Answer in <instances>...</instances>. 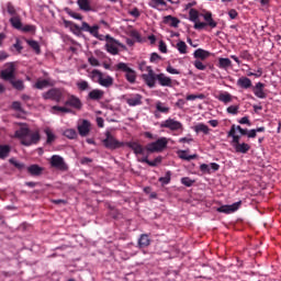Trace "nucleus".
Wrapping results in <instances>:
<instances>
[{
    "label": "nucleus",
    "mask_w": 281,
    "mask_h": 281,
    "mask_svg": "<svg viewBox=\"0 0 281 281\" xmlns=\"http://www.w3.org/2000/svg\"><path fill=\"white\" fill-rule=\"evenodd\" d=\"M233 98L234 97H232L229 92H223V93H220V95L217 97V100H220V102H224V104H229Z\"/></svg>",
    "instance_id": "obj_36"
},
{
    "label": "nucleus",
    "mask_w": 281,
    "mask_h": 281,
    "mask_svg": "<svg viewBox=\"0 0 281 281\" xmlns=\"http://www.w3.org/2000/svg\"><path fill=\"white\" fill-rule=\"evenodd\" d=\"M116 71H123V74H125V80H127L130 85H135V82H137V71L128 67V64L119 63L116 65Z\"/></svg>",
    "instance_id": "obj_3"
},
{
    "label": "nucleus",
    "mask_w": 281,
    "mask_h": 281,
    "mask_svg": "<svg viewBox=\"0 0 281 281\" xmlns=\"http://www.w3.org/2000/svg\"><path fill=\"white\" fill-rule=\"evenodd\" d=\"M161 156L156 157L154 160H148V156L138 159L140 164H147V166H150L151 168L159 166V164H161Z\"/></svg>",
    "instance_id": "obj_20"
},
{
    "label": "nucleus",
    "mask_w": 281,
    "mask_h": 281,
    "mask_svg": "<svg viewBox=\"0 0 281 281\" xmlns=\"http://www.w3.org/2000/svg\"><path fill=\"white\" fill-rule=\"evenodd\" d=\"M128 148H131L135 155H144L145 153V148L144 146H142V144L137 143V142H132L127 144Z\"/></svg>",
    "instance_id": "obj_22"
},
{
    "label": "nucleus",
    "mask_w": 281,
    "mask_h": 281,
    "mask_svg": "<svg viewBox=\"0 0 281 281\" xmlns=\"http://www.w3.org/2000/svg\"><path fill=\"white\" fill-rule=\"evenodd\" d=\"M77 4L83 12H91V2L89 0H77Z\"/></svg>",
    "instance_id": "obj_32"
},
{
    "label": "nucleus",
    "mask_w": 281,
    "mask_h": 281,
    "mask_svg": "<svg viewBox=\"0 0 281 281\" xmlns=\"http://www.w3.org/2000/svg\"><path fill=\"white\" fill-rule=\"evenodd\" d=\"M77 89L79 91H89L90 87H89V81L87 80H79L77 81Z\"/></svg>",
    "instance_id": "obj_39"
},
{
    "label": "nucleus",
    "mask_w": 281,
    "mask_h": 281,
    "mask_svg": "<svg viewBox=\"0 0 281 281\" xmlns=\"http://www.w3.org/2000/svg\"><path fill=\"white\" fill-rule=\"evenodd\" d=\"M239 56L243 60H251V54L248 50H243Z\"/></svg>",
    "instance_id": "obj_63"
},
{
    "label": "nucleus",
    "mask_w": 281,
    "mask_h": 281,
    "mask_svg": "<svg viewBox=\"0 0 281 281\" xmlns=\"http://www.w3.org/2000/svg\"><path fill=\"white\" fill-rule=\"evenodd\" d=\"M234 150L239 155H247L251 150V145L247 143H239L235 145Z\"/></svg>",
    "instance_id": "obj_19"
},
{
    "label": "nucleus",
    "mask_w": 281,
    "mask_h": 281,
    "mask_svg": "<svg viewBox=\"0 0 281 281\" xmlns=\"http://www.w3.org/2000/svg\"><path fill=\"white\" fill-rule=\"evenodd\" d=\"M52 113L55 115H58V113H74V110L70 108L65 106H59V105H53L52 106Z\"/></svg>",
    "instance_id": "obj_30"
},
{
    "label": "nucleus",
    "mask_w": 281,
    "mask_h": 281,
    "mask_svg": "<svg viewBox=\"0 0 281 281\" xmlns=\"http://www.w3.org/2000/svg\"><path fill=\"white\" fill-rule=\"evenodd\" d=\"M164 23L170 25V27H179V23H181V21L172 15H166L164 18Z\"/></svg>",
    "instance_id": "obj_26"
},
{
    "label": "nucleus",
    "mask_w": 281,
    "mask_h": 281,
    "mask_svg": "<svg viewBox=\"0 0 281 281\" xmlns=\"http://www.w3.org/2000/svg\"><path fill=\"white\" fill-rule=\"evenodd\" d=\"M50 166L57 170H67V164H65V159L58 155L52 156Z\"/></svg>",
    "instance_id": "obj_16"
},
{
    "label": "nucleus",
    "mask_w": 281,
    "mask_h": 281,
    "mask_svg": "<svg viewBox=\"0 0 281 281\" xmlns=\"http://www.w3.org/2000/svg\"><path fill=\"white\" fill-rule=\"evenodd\" d=\"M18 124L20 128L15 131L14 137L20 139L22 146H33V144L41 142V134L38 132H32L25 123Z\"/></svg>",
    "instance_id": "obj_1"
},
{
    "label": "nucleus",
    "mask_w": 281,
    "mask_h": 281,
    "mask_svg": "<svg viewBox=\"0 0 281 281\" xmlns=\"http://www.w3.org/2000/svg\"><path fill=\"white\" fill-rule=\"evenodd\" d=\"M157 82L160 87H172V79L164 72L157 75Z\"/></svg>",
    "instance_id": "obj_18"
},
{
    "label": "nucleus",
    "mask_w": 281,
    "mask_h": 281,
    "mask_svg": "<svg viewBox=\"0 0 281 281\" xmlns=\"http://www.w3.org/2000/svg\"><path fill=\"white\" fill-rule=\"evenodd\" d=\"M64 136L68 139H76V137H78V132H76L74 128H68L64 131Z\"/></svg>",
    "instance_id": "obj_41"
},
{
    "label": "nucleus",
    "mask_w": 281,
    "mask_h": 281,
    "mask_svg": "<svg viewBox=\"0 0 281 281\" xmlns=\"http://www.w3.org/2000/svg\"><path fill=\"white\" fill-rule=\"evenodd\" d=\"M204 21L206 22H195L194 24V30H204L206 25H209V27H216V25H218V23H216V21H214V19L212 18V12H206L203 15Z\"/></svg>",
    "instance_id": "obj_7"
},
{
    "label": "nucleus",
    "mask_w": 281,
    "mask_h": 281,
    "mask_svg": "<svg viewBox=\"0 0 281 281\" xmlns=\"http://www.w3.org/2000/svg\"><path fill=\"white\" fill-rule=\"evenodd\" d=\"M156 109H157V111H159V113H169L170 112V108L164 106V104L161 102L156 104Z\"/></svg>",
    "instance_id": "obj_53"
},
{
    "label": "nucleus",
    "mask_w": 281,
    "mask_h": 281,
    "mask_svg": "<svg viewBox=\"0 0 281 281\" xmlns=\"http://www.w3.org/2000/svg\"><path fill=\"white\" fill-rule=\"evenodd\" d=\"M182 186H186V188H192L194 186V180L190 179L189 177L181 178Z\"/></svg>",
    "instance_id": "obj_50"
},
{
    "label": "nucleus",
    "mask_w": 281,
    "mask_h": 281,
    "mask_svg": "<svg viewBox=\"0 0 281 281\" xmlns=\"http://www.w3.org/2000/svg\"><path fill=\"white\" fill-rule=\"evenodd\" d=\"M77 130L80 137H87V135L91 133V122L88 120H82L80 123H78Z\"/></svg>",
    "instance_id": "obj_14"
},
{
    "label": "nucleus",
    "mask_w": 281,
    "mask_h": 281,
    "mask_svg": "<svg viewBox=\"0 0 281 281\" xmlns=\"http://www.w3.org/2000/svg\"><path fill=\"white\" fill-rule=\"evenodd\" d=\"M27 45H30V47H32V49H34L36 54H41V45L38 44V42L30 40L27 41Z\"/></svg>",
    "instance_id": "obj_44"
},
{
    "label": "nucleus",
    "mask_w": 281,
    "mask_h": 281,
    "mask_svg": "<svg viewBox=\"0 0 281 281\" xmlns=\"http://www.w3.org/2000/svg\"><path fill=\"white\" fill-rule=\"evenodd\" d=\"M12 87L16 89L18 91H23L25 89V85L23 83V80H10Z\"/></svg>",
    "instance_id": "obj_42"
},
{
    "label": "nucleus",
    "mask_w": 281,
    "mask_h": 281,
    "mask_svg": "<svg viewBox=\"0 0 281 281\" xmlns=\"http://www.w3.org/2000/svg\"><path fill=\"white\" fill-rule=\"evenodd\" d=\"M11 150L10 145H0V159H7V157H10Z\"/></svg>",
    "instance_id": "obj_33"
},
{
    "label": "nucleus",
    "mask_w": 281,
    "mask_h": 281,
    "mask_svg": "<svg viewBox=\"0 0 281 281\" xmlns=\"http://www.w3.org/2000/svg\"><path fill=\"white\" fill-rule=\"evenodd\" d=\"M103 145L110 150H115L116 148H122V146H124V143H120L117 139H115L111 132H106L105 139H103Z\"/></svg>",
    "instance_id": "obj_8"
},
{
    "label": "nucleus",
    "mask_w": 281,
    "mask_h": 281,
    "mask_svg": "<svg viewBox=\"0 0 281 281\" xmlns=\"http://www.w3.org/2000/svg\"><path fill=\"white\" fill-rule=\"evenodd\" d=\"M122 98L128 106H140L143 104L142 100H144V97L139 93L124 94Z\"/></svg>",
    "instance_id": "obj_10"
},
{
    "label": "nucleus",
    "mask_w": 281,
    "mask_h": 281,
    "mask_svg": "<svg viewBox=\"0 0 281 281\" xmlns=\"http://www.w3.org/2000/svg\"><path fill=\"white\" fill-rule=\"evenodd\" d=\"M21 32H36V26L34 25H30V24H26L24 26H22V29H20Z\"/></svg>",
    "instance_id": "obj_55"
},
{
    "label": "nucleus",
    "mask_w": 281,
    "mask_h": 281,
    "mask_svg": "<svg viewBox=\"0 0 281 281\" xmlns=\"http://www.w3.org/2000/svg\"><path fill=\"white\" fill-rule=\"evenodd\" d=\"M176 48L178 49L179 54H188V44H186L183 41H179Z\"/></svg>",
    "instance_id": "obj_40"
},
{
    "label": "nucleus",
    "mask_w": 281,
    "mask_h": 281,
    "mask_svg": "<svg viewBox=\"0 0 281 281\" xmlns=\"http://www.w3.org/2000/svg\"><path fill=\"white\" fill-rule=\"evenodd\" d=\"M44 133L46 134V144H52L55 139H56V135H54V133L52 132V130L46 128L44 131Z\"/></svg>",
    "instance_id": "obj_45"
},
{
    "label": "nucleus",
    "mask_w": 281,
    "mask_h": 281,
    "mask_svg": "<svg viewBox=\"0 0 281 281\" xmlns=\"http://www.w3.org/2000/svg\"><path fill=\"white\" fill-rule=\"evenodd\" d=\"M64 106H70V109L81 111L82 100H80V98H78L76 94H68L67 100L64 102Z\"/></svg>",
    "instance_id": "obj_9"
},
{
    "label": "nucleus",
    "mask_w": 281,
    "mask_h": 281,
    "mask_svg": "<svg viewBox=\"0 0 281 281\" xmlns=\"http://www.w3.org/2000/svg\"><path fill=\"white\" fill-rule=\"evenodd\" d=\"M196 133H203L204 135H210V127L204 123H199L193 127Z\"/></svg>",
    "instance_id": "obj_34"
},
{
    "label": "nucleus",
    "mask_w": 281,
    "mask_h": 281,
    "mask_svg": "<svg viewBox=\"0 0 281 281\" xmlns=\"http://www.w3.org/2000/svg\"><path fill=\"white\" fill-rule=\"evenodd\" d=\"M194 67L195 69H199V71H205V69H207V67L201 60H195Z\"/></svg>",
    "instance_id": "obj_54"
},
{
    "label": "nucleus",
    "mask_w": 281,
    "mask_h": 281,
    "mask_svg": "<svg viewBox=\"0 0 281 281\" xmlns=\"http://www.w3.org/2000/svg\"><path fill=\"white\" fill-rule=\"evenodd\" d=\"M194 58H200V60H206V58H210L212 56V53L203 49V48H198L193 53Z\"/></svg>",
    "instance_id": "obj_24"
},
{
    "label": "nucleus",
    "mask_w": 281,
    "mask_h": 281,
    "mask_svg": "<svg viewBox=\"0 0 281 281\" xmlns=\"http://www.w3.org/2000/svg\"><path fill=\"white\" fill-rule=\"evenodd\" d=\"M13 111H19L20 113H23V106H21V102L14 101L12 103Z\"/></svg>",
    "instance_id": "obj_59"
},
{
    "label": "nucleus",
    "mask_w": 281,
    "mask_h": 281,
    "mask_svg": "<svg viewBox=\"0 0 281 281\" xmlns=\"http://www.w3.org/2000/svg\"><path fill=\"white\" fill-rule=\"evenodd\" d=\"M189 19L193 23H196L199 21V11L196 9H190Z\"/></svg>",
    "instance_id": "obj_43"
},
{
    "label": "nucleus",
    "mask_w": 281,
    "mask_h": 281,
    "mask_svg": "<svg viewBox=\"0 0 281 281\" xmlns=\"http://www.w3.org/2000/svg\"><path fill=\"white\" fill-rule=\"evenodd\" d=\"M10 23L15 30H22L23 27V23L21 22V18L19 15L12 16L10 19Z\"/></svg>",
    "instance_id": "obj_35"
},
{
    "label": "nucleus",
    "mask_w": 281,
    "mask_h": 281,
    "mask_svg": "<svg viewBox=\"0 0 281 281\" xmlns=\"http://www.w3.org/2000/svg\"><path fill=\"white\" fill-rule=\"evenodd\" d=\"M14 71H15L14 63L5 64V68L1 70L2 80H13Z\"/></svg>",
    "instance_id": "obj_13"
},
{
    "label": "nucleus",
    "mask_w": 281,
    "mask_h": 281,
    "mask_svg": "<svg viewBox=\"0 0 281 281\" xmlns=\"http://www.w3.org/2000/svg\"><path fill=\"white\" fill-rule=\"evenodd\" d=\"M172 179V171H167L165 177H160L158 179L159 183H161V186H168V183H170Z\"/></svg>",
    "instance_id": "obj_38"
},
{
    "label": "nucleus",
    "mask_w": 281,
    "mask_h": 281,
    "mask_svg": "<svg viewBox=\"0 0 281 281\" xmlns=\"http://www.w3.org/2000/svg\"><path fill=\"white\" fill-rule=\"evenodd\" d=\"M27 172L32 177H41V175H43V167L38 165H31L30 167H27Z\"/></svg>",
    "instance_id": "obj_25"
},
{
    "label": "nucleus",
    "mask_w": 281,
    "mask_h": 281,
    "mask_svg": "<svg viewBox=\"0 0 281 281\" xmlns=\"http://www.w3.org/2000/svg\"><path fill=\"white\" fill-rule=\"evenodd\" d=\"M159 5H167V3L165 0H150L149 1L150 8L157 9V8H159Z\"/></svg>",
    "instance_id": "obj_48"
},
{
    "label": "nucleus",
    "mask_w": 281,
    "mask_h": 281,
    "mask_svg": "<svg viewBox=\"0 0 281 281\" xmlns=\"http://www.w3.org/2000/svg\"><path fill=\"white\" fill-rule=\"evenodd\" d=\"M159 52H161V54H168V46L164 41L159 42Z\"/></svg>",
    "instance_id": "obj_61"
},
{
    "label": "nucleus",
    "mask_w": 281,
    "mask_h": 281,
    "mask_svg": "<svg viewBox=\"0 0 281 281\" xmlns=\"http://www.w3.org/2000/svg\"><path fill=\"white\" fill-rule=\"evenodd\" d=\"M66 13L68 16L76 19L77 21H82V15L80 13L74 12L71 9H66Z\"/></svg>",
    "instance_id": "obj_47"
},
{
    "label": "nucleus",
    "mask_w": 281,
    "mask_h": 281,
    "mask_svg": "<svg viewBox=\"0 0 281 281\" xmlns=\"http://www.w3.org/2000/svg\"><path fill=\"white\" fill-rule=\"evenodd\" d=\"M147 74L142 75V79L144 80L145 85L149 87V89H155V86L157 85V74H155V70H153V67L146 68Z\"/></svg>",
    "instance_id": "obj_6"
},
{
    "label": "nucleus",
    "mask_w": 281,
    "mask_h": 281,
    "mask_svg": "<svg viewBox=\"0 0 281 281\" xmlns=\"http://www.w3.org/2000/svg\"><path fill=\"white\" fill-rule=\"evenodd\" d=\"M240 109V105H229L226 109V112L229 113L231 115H238V110Z\"/></svg>",
    "instance_id": "obj_51"
},
{
    "label": "nucleus",
    "mask_w": 281,
    "mask_h": 281,
    "mask_svg": "<svg viewBox=\"0 0 281 281\" xmlns=\"http://www.w3.org/2000/svg\"><path fill=\"white\" fill-rule=\"evenodd\" d=\"M178 157L180 159H183L184 161H192V159H196V157H199V155H196V154L188 155L187 150H179Z\"/></svg>",
    "instance_id": "obj_31"
},
{
    "label": "nucleus",
    "mask_w": 281,
    "mask_h": 281,
    "mask_svg": "<svg viewBox=\"0 0 281 281\" xmlns=\"http://www.w3.org/2000/svg\"><path fill=\"white\" fill-rule=\"evenodd\" d=\"M9 164H11L12 166H14V168H18V170H23V168H25V165L23 162H19L16 161L14 158H11L9 160Z\"/></svg>",
    "instance_id": "obj_52"
},
{
    "label": "nucleus",
    "mask_w": 281,
    "mask_h": 281,
    "mask_svg": "<svg viewBox=\"0 0 281 281\" xmlns=\"http://www.w3.org/2000/svg\"><path fill=\"white\" fill-rule=\"evenodd\" d=\"M232 65V59L231 58H223V57H221L220 59H218V65H217V67L220 68V69H228V67Z\"/></svg>",
    "instance_id": "obj_37"
},
{
    "label": "nucleus",
    "mask_w": 281,
    "mask_h": 281,
    "mask_svg": "<svg viewBox=\"0 0 281 281\" xmlns=\"http://www.w3.org/2000/svg\"><path fill=\"white\" fill-rule=\"evenodd\" d=\"M102 76H103L102 71H100V70H98V69H93V70L91 71V79H92V80H97V82L100 81V78H102Z\"/></svg>",
    "instance_id": "obj_49"
},
{
    "label": "nucleus",
    "mask_w": 281,
    "mask_h": 281,
    "mask_svg": "<svg viewBox=\"0 0 281 281\" xmlns=\"http://www.w3.org/2000/svg\"><path fill=\"white\" fill-rule=\"evenodd\" d=\"M148 246H150V238L148 237V235L146 234L140 235L138 239L139 249H146V247Z\"/></svg>",
    "instance_id": "obj_28"
},
{
    "label": "nucleus",
    "mask_w": 281,
    "mask_h": 281,
    "mask_svg": "<svg viewBox=\"0 0 281 281\" xmlns=\"http://www.w3.org/2000/svg\"><path fill=\"white\" fill-rule=\"evenodd\" d=\"M237 87H239V89H251V87H254V83L251 82V79H249V77H240L237 80Z\"/></svg>",
    "instance_id": "obj_21"
},
{
    "label": "nucleus",
    "mask_w": 281,
    "mask_h": 281,
    "mask_svg": "<svg viewBox=\"0 0 281 281\" xmlns=\"http://www.w3.org/2000/svg\"><path fill=\"white\" fill-rule=\"evenodd\" d=\"M105 49L109 54H112V56H117L120 54V48H117V41L115 38L111 37V35L105 36Z\"/></svg>",
    "instance_id": "obj_12"
},
{
    "label": "nucleus",
    "mask_w": 281,
    "mask_h": 281,
    "mask_svg": "<svg viewBox=\"0 0 281 281\" xmlns=\"http://www.w3.org/2000/svg\"><path fill=\"white\" fill-rule=\"evenodd\" d=\"M239 124H246L247 126H251V121H249V116H244L238 121Z\"/></svg>",
    "instance_id": "obj_64"
},
{
    "label": "nucleus",
    "mask_w": 281,
    "mask_h": 281,
    "mask_svg": "<svg viewBox=\"0 0 281 281\" xmlns=\"http://www.w3.org/2000/svg\"><path fill=\"white\" fill-rule=\"evenodd\" d=\"M43 100H52V102H63L65 100V89L50 88L42 93Z\"/></svg>",
    "instance_id": "obj_2"
},
{
    "label": "nucleus",
    "mask_w": 281,
    "mask_h": 281,
    "mask_svg": "<svg viewBox=\"0 0 281 281\" xmlns=\"http://www.w3.org/2000/svg\"><path fill=\"white\" fill-rule=\"evenodd\" d=\"M7 12L10 14V16H18L16 8H14V4L12 2L7 3Z\"/></svg>",
    "instance_id": "obj_46"
},
{
    "label": "nucleus",
    "mask_w": 281,
    "mask_h": 281,
    "mask_svg": "<svg viewBox=\"0 0 281 281\" xmlns=\"http://www.w3.org/2000/svg\"><path fill=\"white\" fill-rule=\"evenodd\" d=\"M240 205H243L241 201L235 202L231 205H222L217 207V212H220L221 214H232L233 212L238 211Z\"/></svg>",
    "instance_id": "obj_15"
},
{
    "label": "nucleus",
    "mask_w": 281,
    "mask_h": 281,
    "mask_svg": "<svg viewBox=\"0 0 281 281\" xmlns=\"http://www.w3.org/2000/svg\"><path fill=\"white\" fill-rule=\"evenodd\" d=\"M101 87H113V77L111 76H106L104 78V75L100 77L99 82H98Z\"/></svg>",
    "instance_id": "obj_29"
},
{
    "label": "nucleus",
    "mask_w": 281,
    "mask_h": 281,
    "mask_svg": "<svg viewBox=\"0 0 281 281\" xmlns=\"http://www.w3.org/2000/svg\"><path fill=\"white\" fill-rule=\"evenodd\" d=\"M203 98H205L204 94H189V95H187V100H188V101H192V100H203Z\"/></svg>",
    "instance_id": "obj_57"
},
{
    "label": "nucleus",
    "mask_w": 281,
    "mask_h": 281,
    "mask_svg": "<svg viewBox=\"0 0 281 281\" xmlns=\"http://www.w3.org/2000/svg\"><path fill=\"white\" fill-rule=\"evenodd\" d=\"M104 98V92L100 89H94L91 90L88 93V100H94V101H100Z\"/></svg>",
    "instance_id": "obj_23"
},
{
    "label": "nucleus",
    "mask_w": 281,
    "mask_h": 281,
    "mask_svg": "<svg viewBox=\"0 0 281 281\" xmlns=\"http://www.w3.org/2000/svg\"><path fill=\"white\" fill-rule=\"evenodd\" d=\"M150 63H155L156 65L161 60V56L157 53H151L150 55Z\"/></svg>",
    "instance_id": "obj_56"
},
{
    "label": "nucleus",
    "mask_w": 281,
    "mask_h": 281,
    "mask_svg": "<svg viewBox=\"0 0 281 281\" xmlns=\"http://www.w3.org/2000/svg\"><path fill=\"white\" fill-rule=\"evenodd\" d=\"M160 128H169V131H183V124L175 119H167L160 123Z\"/></svg>",
    "instance_id": "obj_11"
},
{
    "label": "nucleus",
    "mask_w": 281,
    "mask_h": 281,
    "mask_svg": "<svg viewBox=\"0 0 281 281\" xmlns=\"http://www.w3.org/2000/svg\"><path fill=\"white\" fill-rule=\"evenodd\" d=\"M200 170H201V172H203L204 175H210V165H207V164H202L201 166H200Z\"/></svg>",
    "instance_id": "obj_62"
},
{
    "label": "nucleus",
    "mask_w": 281,
    "mask_h": 281,
    "mask_svg": "<svg viewBox=\"0 0 281 281\" xmlns=\"http://www.w3.org/2000/svg\"><path fill=\"white\" fill-rule=\"evenodd\" d=\"M166 71H167L168 74L173 75V76H179V74H181V71L177 70L176 68H173V67L170 66V65L167 66Z\"/></svg>",
    "instance_id": "obj_60"
},
{
    "label": "nucleus",
    "mask_w": 281,
    "mask_h": 281,
    "mask_svg": "<svg viewBox=\"0 0 281 281\" xmlns=\"http://www.w3.org/2000/svg\"><path fill=\"white\" fill-rule=\"evenodd\" d=\"M47 87H54V82H50L48 79H40L34 85V88L40 90H43Z\"/></svg>",
    "instance_id": "obj_27"
},
{
    "label": "nucleus",
    "mask_w": 281,
    "mask_h": 281,
    "mask_svg": "<svg viewBox=\"0 0 281 281\" xmlns=\"http://www.w3.org/2000/svg\"><path fill=\"white\" fill-rule=\"evenodd\" d=\"M165 148H168V138L160 137L156 142L147 144L145 150L147 153H162Z\"/></svg>",
    "instance_id": "obj_5"
},
{
    "label": "nucleus",
    "mask_w": 281,
    "mask_h": 281,
    "mask_svg": "<svg viewBox=\"0 0 281 281\" xmlns=\"http://www.w3.org/2000/svg\"><path fill=\"white\" fill-rule=\"evenodd\" d=\"M88 63L92 66V67H100V60H98V58L91 56L88 58Z\"/></svg>",
    "instance_id": "obj_58"
},
{
    "label": "nucleus",
    "mask_w": 281,
    "mask_h": 281,
    "mask_svg": "<svg viewBox=\"0 0 281 281\" xmlns=\"http://www.w3.org/2000/svg\"><path fill=\"white\" fill-rule=\"evenodd\" d=\"M252 92L256 95V98H259L260 100H265L267 98V93L265 92V83L257 82L252 87Z\"/></svg>",
    "instance_id": "obj_17"
},
{
    "label": "nucleus",
    "mask_w": 281,
    "mask_h": 281,
    "mask_svg": "<svg viewBox=\"0 0 281 281\" xmlns=\"http://www.w3.org/2000/svg\"><path fill=\"white\" fill-rule=\"evenodd\" d=\"M72 27L76 32H88L94 38H100V25L94 24L93 26L89 25L87 22H82L81 26L78 24H72Z\"/></svg>",
    "instance_id": "obj_4"
}]
</instances>
